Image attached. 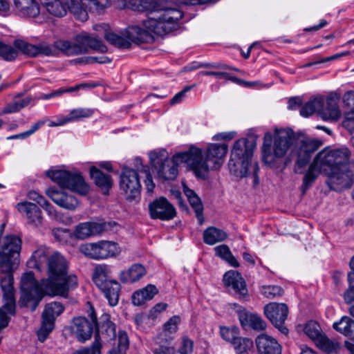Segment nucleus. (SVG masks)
I'll use <instances>...</instances> for the list:
<instances>
[{"instance_id":"13d9d810","label":"nucleus","mask_w":354,"mask_h":354,"mask_svg":"<svg viewBox=\"0 0 354 354\" xmlns=\"http://www.w3.org/2000/svg\"><path fill=\"white\" fill-rule=\"evenodd\" d=\"M86 11L99 12L103 9V5L98 0H81Z\"/></svg>"},{"instance_id":"a878e982","label":"nucleus","mask_w":354,"mask_h":354,"mask_svg":"<svg viewBox=\"0 0 354 354\" xmlns=\"http://www.w3.org/2000/svg\"><path fill=\"white\" fill-rule=\"evenodd\" d=\"M0 253H6L15 257L19 256L21 241L16 236H6L0 239Z\"/></svg>"},{"instance_id":"c85d7f7f","label":"nucleus","mask_w":354,"mask_h":354,"mask_svg":"<svg viewBox=\"0 0 354 354\" xmlns=\"http://www.w3.org/2000/svg\"><path fill=\"white\" fill-rule=\"evenodd\" d=\"M90 176L93 179L95 185L101 189L103 194H107L113 185L111 176L104 174L94 166L90 169Z\"/></svg>"},{"instance_id":"c03bdc74","label":"nucleus","mask_w":354,"mask_h":354,"mask_svg":"<svg viewBox=\"0 0 354 354\" xmlns=\"http://www.w3.org/2000/svg\"><path fill=\"white\" fill-rule=\"evenodd\" d=\"M95 111L92 109L77 108L70 111L68 115L66 117V121L68 122L71 121L79 120L82 118H87L92 116Z\"/></svg>"},{"instance_id":"412c9836","label":"nucleus","mask_w":354,"mask_h":354,"mask_svg":"<svg viewBox=\"0 0 354 354\" xmlns=\"http://www.w3.org/2000/svg\"><path fill=\"white\" fill-rule=\"evenodd\" d=\"M46 194L55 203L63 208L73 210L78 205L77 199L64 192L51 188L46 190Z\"/></svg>"},{"instance_id":"e2e57ef3","label":"nucleus","mask_w":354,"mask_h":354,"mask_svg":"<svg viewBox=\"0 0 354 354\" xmlns=\"http://www.w3.org/2000/svg\"><path fill=\"white\" fill-rule=\"evenodd\" d=\"M43 294L46 295L44 292H43V291H39L37 293H34L32 298L29 299H28L27 297H24L28 302L32 303L30 305V308L32 311H34L37 308V306L39 305V302L43 298Z\"/></svg>"},{"instance_id":"aec40b11","label":"nucleus","mask_w":354,"mask_h":354,"mask_svg":"<svg viewBox=\"0 0 354 354\" xmlns=\"http://www.w3.org/2000/svg\"><path fill=\"white\" fill-rule=\"evenodd\" d=\"M241 325L250 327L254 330L261 331L266 328V322L258 315L248 313L245 308L237 310Z\"/></svg>"},{"instance_id":"1a4fd4ad","label":"nucleus","mask_w":354,"mask_h":354,"mask_svg":"<svg viewBox=\"0 0 354 354\" xmlns=\"http://www.w3.org/2000/svg\"><path fill=\"white\" fill-rule=\"evenodd\" d=\"M106 266H100L95 268L93 281L104 294L111 306L117 305L119 300L120 285L115 280L109 279Z\"/></svg>"},{"instance_id":"20e7f679","label":"nucleus","mask_w":354,"mask_h":354,"mask_svg":"<svg viewBox=\"0 0 354 354\" xmlns=\"http://www.w3.org/2000/svg\"><path fill=\"white\" fill-rule=\"evenodd\" d=\"M328 176L326 184L330 189L341 192L354 183V171L351 165V151L348 148H324L316 156Z\"/></svg>"},{"instance_id":"e433bc0d","label":"nucleus","mask_w":354,"mask_h":354,"mask_svg":"<svg viewBox=\"0 0 354 354\" xmlns=\"http://www.w3.org/2000/svg\"><path fill=\"white\" fill-rule=\"evenodd\" d=\"M64 307L59 302H51L46 305L41 315V319L48 320L55 324L56 318L64 311Z\"/></svg>"},{"instance_id":"423d86ee","label":"nucleus","mask_w":354,"mask_h":354,"mask_svg":"<svg viewBox=\"0 0 354 354\" xmlns=\"http://www.w3.org/2000/svg\"><path fill=\"white\" fill-rule=\"evenodd\" d=\"M298 134L290 128H276L273 134L266 132L262 146V160L266 164L271 165L283 158L292 149L291 147L295 145Z\"/></svg>"},{"instance_id":"c9c22d12","label":"nucleus","mask_w":354,"mask_h":354,"mask_svg":"<svg viewBox=\"0 0 354 354\" xmlns=\"http://www.w3.org/2000/svg\"><path fill=\"white\" fill-rule=\"evenodd\" d=\"M227 237V234L225 231L214 227H209L203 232V241L208 245L223 241Z\"/></svg>"},{"instance_id":"c756f323","label":"nucleus","mask_w":354,"mask_h":354,"mask_svg":"<svg viewBox=\"0 0 354 354\" xmlns=\"http://www.w3.org/2000/svg\"><path fill=\"white\" fill-rule=\"evenodd\" d=\"M14 4L24 17H35L39 14V8L34 0H14Z\"/></svg>"},{"instance_id":"6e6552de","label":"nucleus","mask_w":354,"mask_h":354,"mask_svg":"<svg viewBox=\"0 0 354 354\" xmlns=\"http://www.w3.org/2000/svg\"><path fill=\"white\" fill-rule=\"evenodd\" d=\"M46 175L61 187L68 188L84 195L88 192V186L80 173L66 170H49Z\"/></svg>"},{"instance_id":"5701e85b","label":"nucleus","mask_w":354,"mask_h":354,"mask_svg":"<svg viewBox=\"0 0 354 354\" xmlns=\"http://www.w3.org/2000/svg\"><path fill=\"white\" fill-rule=\"evenodd\" d=\"M76 41H78L79 48L82 50L81 54L88 53V48L101 53H106L107 51L106 46L101 40L95 37H92L88 34L84 33L77 35Z\"/></svg>"},{"instance_id":"72a5a7b5","label":"nucleus","mask_w":354,"mask_h":354,"mask_svg":"<svg viewBox=\"0 0 354 354\" xmlns=\"http://www.w3.org/2000/svg\"><path fill=\"white\" fill-rule=\"evenodd\" d=\"M53 48L57 52L59 50L67 55H80L81 48H79L78 41L72 42L68 40L58 39L54 42Z\"/></svg>"},{"instance_id":"774afa93","label":"nucleus","mask_w":354,"mask_h":354,"mask_svg":"<svg viewBox=\"0 0 354 354\" xmlns=\"http://www.w3.org/2000/svg\"><path fill=\"white\" fill-rule=\"evenodd\" d=\"M153 354H174L175 350L174 347L160 346L158 348L153 350Z\"/></svg>"},{"instance_id":"cd10ccee","label":"nucleus","mask_w":354,"mask_h":354,"mask_svg":"<svg viewBox=\"0 0 354 354\" xmlns=\"http://www.w3.org/2000/svg\"><path fill=\"white\" fill-rule=\"evenodd\" d=\"M320 173H324V169L315 156L313 162L310 165L309 168L303 178V183L301 185V191L303 194L309 189Z\"/></svg>"},{"instance_id":"a211bd4d","label":"nucleus","mask_w":354,"mask_h":354,"mask_svg":"<svg viewBox=\"0 0 354 354\" xmlns=\"http://www.w3.org/2000/svg\"><path fill=\"white\" fill-rule=\"evenodd\" d=\"M322 106L318 107V115L324 120L337 121L341 117V111L338 106L339 97L330 95L326 99L319 97Z\"/></svg>"},{"instance_id":"4c0bfd02","label":"nucleus","mask_w":354,"mask_h":354,"mask_svg":"<svg viewBox=\"0 0 354 354\" xmlns=\"http://www.w3.org/2000/svg\"><path fill=\"white\" fill-rule=\"evenodd\" d=\"M19 263V257L0 253V273L13 272Z\"/></svg>"},{"instance_id":"ddd939ff","label":"nucleus","mask_w":354,"mask_h":354,"mask_svg":"<svg viewBox=\"0 0 354 354\" xmlns=\"http://www.w3.org/2000/svg\"><path fill=\"white\" fill-rule=\"evenodd\" d=\"M264 314L281 333L288 334V329L284 326L288 315V308L286 304L270 303L264 306Z\"/></svg>"},{"instance_id":"f257e3e1","label":"nucleus","mask_w":354,"mask_h":354,"mask_svg":"<svg viewBox=\"0 0 354 354\" xmlns=\"http://www.w3.org/2000/svg\"><path fill=\"white\" fill-rule=\"evenodd\" d=\"M27 265L38 271H46L47 278L41 279L44 292L50 296L68 297L71 289L76 287L77 277L68 275V262L59 252L40 246L32 252Z\"/></svg>"},{"instance_id":"338daca9","label":"nucleus","mask_w":354,"mask_h":354,"mask_svg":"<svg viewBox=\"0 0 354 354\" xmlns=\"http://www.w3.org/2000/svg\"><path fill=\"white\" fill-rule=\"evenodd\" d=\"M30 212L31 213H30V214H28L27 216L28 222L35 226L39 225L41 223L43 219L41 209L38 207V214H37V216H35L33 212Z\"/></svg>"},{"instance_id":"680f3d73","label":"nucleus","mask_w":354,"mask_h":354,"mask_svg":"<svg viewBox=\"0 0 354 354\" xmlns=\"http://www.w3.org/2000/svg\"><path fill=\"white\" fill-rule=\"evenodd\" d=\"M179 322L180 317L178 316H173L165 324V330L170 333H175L177 330Z\"/></svg>"},{"instance_id":"f8f14e48","label":"nucleus","mask_w":354,"mask_h":354,"mask_svg":"<svg viewBox=\"0 0 354 354\" xmlns=\"http://www.w3.org/2000/svg\"><path fill=\"white\" fill-rule=\"evenodd\" d=\"M13 285L12 272L0 273V288L3 292L4 302L0 310L8 313L10 315H15L16 313L15 290Z\"/></svg>"},{"instance_id":"69168bd1","label":"nucleus","mask_w":354,"mask_h":354,"mask_svg":"<svg viewBox=\"0 0 354 354\" xmlns=\"http://www.w3.org/2000/svg\"><path fill=\"white\" fill-rule=\"evenodd\" d=\"M73 354H100L98 343L93 342L91 347L77 351Z\"/></svg>"},{"instance_id":"4468645a","label":"nucleus","mask_w":354,"mask_h":354,"mask_svg":"<svg viewBox=\"0 0 354 354\" xmlns=\"http://www.w3.org/2000/svg\"><path fill=\"white\" fill-rule=\"evenodd\" d=\"M88 316L91 319V322L84 317H76L73 320L72 330L75 333L77 339L82 343L91 339L93 328L96 326L97 318L93 307L90 308Z\"/></svg>"},{"instance_id":"a19ab883","label":"nucleus","mask_w":354,"mask_h":354,"mask_svg":"<svg viewBox=\"0 0 354 354\" xmlns=\"http://www.w3.org/2000/svg\"><path fill=\"white\" fill-rule=\"evenodd\" d=\"M104 37L109 44L120 48H129L131 46L127 39L112 32H106Z\"/></svg>"},{"instance_id":"6ab92c4d","label":"nucleus","mask_w":354,"mask_h":354,"mask_svg":"<svg viewBox=\"0 0 354 354\" xmlns=\"http://www.w3.org/2000/svg\"><path fill=\"white\" fill-rule=\"evenodd\" d=\"M255 343L259 354H281V346L277 340L266 333L258 335Z\"/></svg>"},{"instance_id":"864d4df0","label":"nucleus","mask_w":354,"mask_h":354,"mask_svg":"<svg viewBox=\"0 0 354 354\" xmlns=\"http://www.w3.org/2000/svg\"><path fill=\"white\" fill-rule=\"evenodd\" d=\"M79 250L81 253L88 258L97 259L96 243L82 244L79 247Z\"/></svg>"},{"instance_id":"7c9ffc66","label":"nucleus","mask_w":354,"mask_h":354,"mask_svg":"<svg viewBox=\"0 0 354 354\" xmlns=\"http://www.w3.org/2000/svg\"><path fill=\"white\" fill-rule=\"evenodd\" d=\"M145 268L140 263L132 265L127 271H122L120 279L123 283L136 282L146 274Z\"/></svg>"},{"instance_id":"f3484780","label":"nucleus","mask_w":354,"mask_h":354,"mask_svg":"<svg viewBox=\"0 0 354 354\" xmlns=\"http://www.w3.org/2000/svg\"><path fill=\"white\" fill-rule=\"evenodd\" d=\"M201 153L202 160L207 163L208 171L207 177L210 169H217L221 167L223 159L227 154L228 146L226 144H211L208 146L205 158L202 150L198 148Z\"/></svg>"},{"instance_id":"f03ea898","label":"nucleus","mask_w":354,"mask_h":354,"mask_svg":"<svg viewBox=\"0 0 354 354\" xmlns=\"http://www.w3.org/2000/svg\"><path fill=\"white\" fill-rule=\"evenodd\" d=\"M140 6L147 12V19L142 22L147 30L137 26H129L126 30L128 40L136 44L152 41L151 32L162 36L177 30L183 16L179 9L165 7L160 0H141Z\"/></svg>"},{"instance_id":"09e8293b","label":"nucleus","mask_w":354,"mask_h":354,"mask_svg":"<svg viewBox=\"0 0 354 354\" xmlns=\"http://www.w3.org/2000/svg\"><path fill=\"white\" fill-rule=\"evenodd\" d=\"M79 20L84 21L88 19V12L82 3L73 0L72 5L68 9Z\"/></svg>"},{"instance_id":"b1692460","label":"nucleus","mask_w":354,"mask_h":354,"mask_svg":"<svg viewBox=\"0 0 354 354\" xmlns=\"http://www.w3.org/2000/svg\"><path fill=\"white\" fill-rule=\"evenodd\" d=\"M41 5L52 15L64 17L73 0H39Z\"/></svg>"},{"instance_id":"5fc2aeb1","label":"nucleus","mask_w":354,"mask_h":354,"mask_svg":"<svg viewBox=\"0 0 354 354\" xmlns=\"http://www.w3.org/2000/svg\"><path fill=\"white\" fill-rule=\"evenodd\" d=\"M261 293L268 299H272L281 296L283 290L278 286H264L261 288Z\"/></svg>"},{"instance_id":"9d476101","label":"nucleus","mask_w":354,"mask_h":354,"mask_svg":"<svg viewBox=\"0 0 354 354\" xmlns=\"http://www.w3.org/2000/svg\"><path fill=\"white\" fill-rule=\"evenodd\" d=\"M120 188L125 194L127 201L138 199L141 185L138 171L133 169L124 168L120 176Z\"/></svg>"},{"instance_id":"58836bf2","label":"nucleus","mask_w":354,"mask_h":354,"mask_svg":"<svg viewBox=\"0 0 354 354\" xmlns=\"http://www.w3.org/2000/svg\"><path fill=\"white\" fill-rule=\"evenodd\" d=\"M232 345L236 354H254V344L250 338L240 337Z\"/></svg>"},{"instance_id":"2f4dec72","label":"nucleus","mask_w":354,"mask_h":354,"mask_svg":"<svg viewBox=\"0 0 354 354\" xmlns=\"http://www.w3.org/2000/svg\"><path fill=\"white\" fill-rule=\"evenodd\" d=\"M97 259L115 256L120 252L118 244L113 241H101L96 243Z\"/></svg>"},{"instance_id":"0e129e2a","label":"nucleus","mask_w":354,"mask_h":354,"mask_svg":"<svg viewBox=\"0 0 354 354\" xmlns=\"http://www.w3.org/2000/svg\"><path fill=\"white\" fill-rule=\"evenodd\" d=\"M195 85L187 86L181 91L176 93L170 100V104L174 105L180 102L182 99L185 96L187 92L190 91Z\"/></svg>"},{"instance_id":"8fccbe9b","label":"nucleus","mask_w":354,"mask_h":354,"mask_svg":"<svg viewBox=\"0 0 354 354\" xmlns=\"http://www.w3.org/2000/svg\"><path fill=\"white\" fill-rule=\"evenodd\" d=\"M18 55L17 50L12 46L0 41V57L7 62L15 60Z\"/></svg>"},{"instance_id":"473e14b6","label":"nucleus","mask_w":354,"mask_h":354,"mask_svg":"<svg viewBox=\"0 0 354 354\" xmlns=\"http://www.w3.org/2000/svg\"><path fill=\"white\" fill-rule=\"evenodd\" d=\"M158 292V289L155 286L149 284L145 288L138 290L133 294L132 303L135 306H140L146 301L151 299Z\"/></svg>"},{"instance_id":"3c124183","label":"nucleus","mask_w":354,"mask_h":354,"mask_svg":"<svg viewBox=\"0 0 354 354\" xmlns=\"http://www.w3.org/2000/svg\"><path fill=\"white\" fill-rule=\"evenodd\" d=\"M55 327V324L48 320H41V326L37 332L38 339L44 342Z\"/></svg>"},{"instance_id":"9b49d317","label":"nucleus","mask_w":354,"mask_h":354,"mask_svg":"<svg viewBox=\"0 0 354 354\" xmlns=\"http://www.w3.org/2000/svg\"><path fill=\"white\" fill-rule=\"evenodd\" d=\"M118 228L119 225L115 221L81 223L75 227V236L83 240L106 232H117Z\"/></svg>"},{"instance_id":"bf43d9fd","label":"nucleus","mask_w":354,"mask_h":354,"mask_svg":"<svg viewBox=\"0 0 354 354\" xmlns=\"http://www.w3.org/2000/svg\"><path fill=\"white\" fill-rule=\"evenodd\" d=\"M342 127L350 133L354 131V110H351L345 113L342 121Z\"/></svg>"},{"instance_id":"a18cd8bd","label":"nucleus","mask_w":354,"mask_h":354,"mask_svg":"<svg viewBox=\"0 0 354 354\" xmlns=\"http://www.w3.org/2000/svg\"><path fill=\"white\" fill-rule=\"evenodd\" d=\"M15 47L22 53L30 56L36 57V46L24 40L16 39L14 41Z\"/></svg>"},{"instance_id":"ea45409f","label":"nucleus","mask_w":354,"mask_h":354,"mask_svg":"<svg viewBox=\"0 0 354 354\" xmlns=\"http://www.w3.org/2000/svg\"><path fill=\"white\" fill-rule=\"evenodd\" d=\"M216 254L227 262L230 266L238 268L239 263L232 254L229 247L227 245H221L214 248Z\"/></svg>"},{"instance_id":"052dcab7","label":"nucleus","mask_w":354,"mask_h":354,"mask_svg":"<svg viewBox=\"0 0 354 354\" xmlns=\"http://www.w3.org/2000/svg\"><path fill=\"white\" fill-rule=\"evenodd\" d=\"M129 344L127 334L124 331H119L118 333V352L121 354L124 353L128 348Z\"/></svg>"},{"instance_id":"f704fd0d","label":"nucleus","mask_w":354,"mask_h":354,"mask_svg":"<svg viewBox=\"0 0 354 354\" xmlns=\"http://www.w3.org/2000/svg\"><path fill=\"white\" fill-rule=\"evenodd\" d=\"M333 328L337 332L354 340V320L344 316L339 322L333 324Z\"/></svg>"},{"instance_id":"bb28decb","label":"nucleus","mask_w":354,"mask_h":354,"mask_svg":"<svg viewBox=\"0 0 354 354\" xmlns=\"http://www.w3.org/2000/svg\"><path fill=\"white\" fill-rule=\"evenodd\" d=\"M183 192L187 198V200L195 212L196 216L198 221V223L202 225L204 222L203 217V205L201 198L196 192L189 189L187 186H183Z\"/></svg>"},{"instance_id":"37998d69","label":"nucleus","mask_w":354,"mask_h":354,"mask_svg":"<svg viewBox=\"0 0 354 354\" xmlns=\"http://www.w3.org/2000/svg\"><path fill=\"white\" fill-rule=\"evenodd\" d=\"M220 334L226 342L233 344L239 337V329L237 326H221Z\"/></svg>"},{"instance_id":"2eb2a0df","label":"nucleus","mask_w":354,"mask_h":354,"mask_svg":"<svg viewBox=\"0 0 354 354\" xmlns=\"http://www.w3.org/2000/svg\"><path fill=\"white\" fill-rule=\"evenodd\" d=\"M149 216L152 219L169 221L176 215L174 205L165 197H159L148 205Z\"/></svg>"},{"instance_id":"4d7b16f0","label":"nucleus","mask_w":354,"mask_h":354,"mask_svg":"<svg viewBox=\"0 0 354 354\" xmlns=\"http://www.w3.org/2000/svg\"><path fill=\"white\" fill-rule=\"evenodd\" d=\"M36 46V56L38 55H44L46 56H55L57 53L53 47L45 43H40Z\"/></svg>"},{"instance_id":"79ce46f5","label":"nucleus","mask_w":354,"mask_h":354,"mask_svg":"<svg viewBox=\"0 0 354 354\" xmlns=\"http://www.w3.org/2000/svg\"><path fill=\"white\" fill-rule=\"evenodd\" d=\"M318 346L327 353H336L340 348V344L336 340L330 339L323 335L317 342Z\"/></svg>"},{"instance_id":"49530a36","label":"nucleus","mask_w":354,"mask_h":354,"mask_svg":"<svg viewBox=\"0 0 354 354\" xmlns=\"http://www.w3.org/2000/svg\"><path fill=\"white\" fill-rule=\"evenodd\" d=\"M322 104L321 101L319 100V97L314 98L312 100L306 102L301 109L300 114L304 117H308L313 115L315 112L318 113V107Z\"/></svg>"},{"instance_id":"6e6d98bb","label":"nucleus","mask_w":354,"mask_h":354,"mask_svg":"<svg viewBox=\"0 0 354 354\" xmlns=\"http://www.w3.org/2000/svg\"><path fill=\"white\" fill-rule=\"evenodd\" d=\"M348 282L349 286L344 293V299L346 303L354 302V274H348Z\"/></svg>"},{"instance_id":"39448f33","label":"nucleus","mask_w":354,"mask_h":354,"mask_svg":"<svg viewBox=\"0 0 354 354\" xmlns=\"http://www.w3.org/2000/svg\"><path fill=\"white\" fill-rule=\"evenodd\" d=\"M255 147L256 143L254 140H249L245 138L236 140L231 151L228 168L232 175L242 178L250 175L249 168L252 167L254 184L258 185L259 183V165L255 162L252 166V158Z\"/></svg>"},{"instance_id":"dca6fc26","label":"nucleus","mask_w":354,"mask_h":354,"mask_svg":"<svg viewBox=\"0 0 354 354\" xmlns=\"http://www.w3.org/2000/svg\"><path fill=\"white\" fill-rule=\"evenodd\" d=\"M96 333L95 335V341L99 344V351L102 348V343H108L115 340L116 337V326L115 324L110 319V316L104 314L100 317L98 324H96Z\"/></svg>"},{"instance_id":"7ed1b4c3","label":"nucleus","mask_w":354,"mask_h":354,"mask_svg":"<svg viewBox=\"0 0 354 354\" xmlns=\"http://www.w3.org/2000/svg\"><path fill=\"white\" fill-rule=\"evenodd\" d=\"M149 158L158 177L164 180H174L178 174V165L186 163L197 178H207L208 166L203 161L201 151L192 146L188 150L176 153L171 159L168 158L165 150L151 151Z\"/></svg>"},{"instance_id":"603ef678","label":"nucleus","mask_w":354,"mask_h":354,"mask_svg":"<svg viewBox=\"0 0 354 354\" xmlns=\"http://www.w3.org/2000/svg\"><path fill=\"white\" fill-rule=\"evenodd\" d=\"M16 208L21 214L25 215L26 218L31 213L30 212H33L35 216H37V214H38L37 205L30 202L23 201L18 203L16 205Z\"/></svg>"},{"instance_id":"de8ad7c7","label":"nucleus","mask_w":354,"mask_h":354,"mask_svg":"<svg viewBox=\"0 0 354 354\" xmlns=\"http://www.w3.org/2000/svg\"><path fill=\"white\" fill-rule=\"evenodd\" d=\"M304 330L308 337L317 342L319 339V337L323 336V334L320 332L319 325L315 322L310 321L308 322Z\"/></svg>"},{"instance_id":"4be33fe9","label":"nucleus","mask_w":354,"mask_h":354,"mask_svg":"<svg viewBox=\"0 0 354 354\" xmlns=\"http://www.w3.org/2000/svg\"><path fill=\"white\" fill-rule=\"evenodd\" d=\"M225 286H231L236 294L244 297L248 294V289L244 279L237 271L230 270L223 276Z\"/></svg>"},{"instance_id":"0eeeda50","label":"nucleus","mask_w":354,"mask_h":354,"mask_svg":"<svg viewBox=\"0 0 354 354\" xmlns=\"http://www.w3.org/2000/svg\"><path fill=\"white\" fill-rule=\"evenodd\" d=\"M324 142L319 139L311 138L301 134H298L295 145L286 158L285 164L294 160V170L296 173H302L303 169L309 163L313 155L317 151Z\"/></svg>"},{"instance_id":"393cba45","label":"nucleus","mask_w":354,"mask_h":354,"mask_svg":"<svg viewBox=\"0 0 354 354\" xmlns=\"http://www.w3.org/2000/svg\"><path fill=\"white\" fill-rule=\"evenodd\" d=\"M21 291L24 297L28 299H32L34 293L43 291L41 288V281L39 284L35 279L34 274L32 272L25 273L21 280Z\"/></svg>"}]
</instances>
